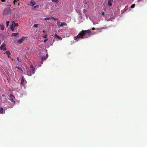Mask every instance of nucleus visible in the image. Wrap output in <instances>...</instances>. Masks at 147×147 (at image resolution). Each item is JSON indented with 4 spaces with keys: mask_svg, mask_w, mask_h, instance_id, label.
Masks as SVG:
<instances>
[{
    "mask_svg": "<svg viewBox=\"0 0 147 147\" xmlns=\"http://www.w3.org/2000/svg\"><path fill=\"white\" fill-rule=\"evenodd\" d=\"M90 30V29L85 30H82V31L79 32L77 36L74 37V40H77L78 41V39H82L83 38H86L89 37L91 33Z\"/></svg>",
    "mask_w": 147,
    "mask_h": 147,
    "instance_id": "obj_1",
    "label": "nucleus"
},
{
    "mask_svg": "<svg viewBox=\"0 0 147 147\" xmlns=\"http://www.w3.org/2000/svg\"><path fill=\"white\" fill-rule=\"evenodd\" d=\"M35 68L33 67L32 65H30L29 71H27V75L29 76H31L34 74Z\"/></svg>",
    "mask_w": 147,
    "mask_h": 147,
    "instance_id": "obj_2",
    "label": "nucleus"
},
{
    "mask_svg": "<svg viewBox=\"0 0 147 147\" xmlns=\"http://www.w3.org/2000/svg\"><path fill=\"white\" fill-rule=\"evenodd\" d=\"M5 94H2L0 96V102L2 103L7 102V99Z\"/></svg>",
    "mask_w": 147,
    "mask_h": 147,
    "instance_id": "obj_3",
    "label": "nucleus"
},
{
    "mask_svg": "<svg viewBox=\"0 0 147 147\" xmlns=\"http://www.w3.org/2000/svg\"><path fill=\"white\" fill-rule=\"evenodd\" d=\"M57 24L59 27H63L64 26H67V24L65 22H61L59 21L57 22Z\"/></svg>",
    "mask_w": 147,
    "mask_h": 147,
    "instance_id": "obj_4",
    "label": "nucleus"
},
{
    "mask_svg": "<svg viewBox=\"0 0 147 147\" xmlns=\"http://www.w3.org/2000/svg\"><path fill=\"white\" fill-rule=\"evenodd\" d=\"M0 50H3V51H5L7 50V48L5 47V44H3L1 45L0 47Z\"/></svg>",
    "mask_w": 147,
    "mask_h": 147,
    "instance_id": "obj_5",
    "label": "nucleus"
},
{
    "mask_svg": "<svg viewBox=\"0 0 147 147\" xmlns=\"http://www.w3.org/2000/svg\"><path fill=\"white\" fill-rule=\"evenodd\" d=\"M25 38V37H23L21 38L20 39L18 40L17 41L18 43L20 44L22 42V41L24 40Z\"/></svg>",
    "mask_w": 147,
    "mask_h": 147,
    "instance_id": "obj_6",
    "label": "nucleus"
},
{
    "mask_svg": "<svg viewBox=\"0 0 147 147\" xmlns=\"http://www.w3.org/2000/svg\"><path fill=\"white\" fill-rule=\"evenodd\" d=\"M35 5V3L33 2V0H31L30 3H29L28 5L31 6L32 7H33Z\"/></svg>",
    "mask_w": 147,
    "mask_h": 147,
    "instance_id": "obj_7",
    "label": "nucleus"
},
{
    "mask_svg": "<svg viewBox=\"0 0 147 147\" xmlns=\"http://www.w3.org/2000/svg\"><path fill=\"white\" fill-rule=\"evenodd\" d=\"M25 82V79L24 78V77H22V78H21V80L20 83L21 85L24 86V83Z\"/></svg>",
    "mask_w": 147,
    "mask_h": 147,
    "instance_id": "obj_8",
    "label": "nucleus"
},
{
    "mask_svg": "<svg viewBox=\"0 0 147 147\" xmlns=\"http://www.w3.org/2000/svg\"><path fill=\"white\" fill-rule=\"evenodd\" d=\"M113 2V0H109L108 1V5L109 6H111L112 5V3Z\"/></svg>",
    "mask_w": 147,
    "mask_h": 147,
    "instance_id": "obj_9",
    "label": "nucleus"
},
{
    "mask_svg": "<svg viewBox=\"0 0 147 147\" xmlns=\"http://www.w3.org/2000/svg\"><path fill=\"white\" fill-rule=\"evenodd\" d=\"M5 53L7 54V57L10 58L11 55V53L10 51H6Z\"/></svg>",
    "mask_w": 147,
    "mask_h": 147,
    "instance_id": "obj_10",
    "label": "nucleus"
},
{
    "mask_svg": "<svg viewBox=\"0 0 147 147\" xmlns=\"http://www.w3.org/2000/svg\"><path fill=\"white\" fill-rule=\"evenodd\" d=\"M19 32L13 33L12 34L11 36H16L19 35Z\"/></svg>",
    "mask_w": 147,
    "mask_h": 147,
    "instance_id": "obj_11",
    "label": "nucleus"
},
{
    "mask_svg": "<svg viewBox=\"0 0 147 147\" xmlns=\"http://www.w3.org/2000/svg\"><path fill=\"white\" fill-rule=\"evenodd\" d=\"M55 37H57L58 38H59V39H60V40H62V38L61 37L59 36H58L57 34H56L55 35Z\"/></svg>",
    "mask_w": 147,
    "mask_h": 147,
    "instance_id": "obj_12",
    "label": "nucleus"
},
{
    "mask_svg": "<svg viewBox=\"0 0 147 147\" xmlns=\"http://www.w3.org/2000/svg\"><path fill=\"white\" fill-rule=\"evenodd\" d=\"M13 26L14 27H16V26H18V23H15L14 22H13Z\"/></svg>",
    "mask_w": 147,
    "mask_h": 147,
    "instance_id": "obj_13",
    "label": "nucleus"
},
{
    "mask_svg": "<svg viewBox=\"0 0 147 147\" xmlns=\"http://www.w3.org/2000/svg\"><path fill=\"white\" fill-rule=\"evenodd\" d=\"M16 67L18 69H19V70H20L21 71V72H23L22 69V68L21 67H18L17 66Z\"/></svg>",
    "mask_w": 147,
    "mask_h": 147,
    "instance_id": "obj_14",
    "label": "nucleus"
},
{
    "mask_svg": "<svg viewBox=\"0 0 147 147\" xmlns=\"http://www.w3.org/2000/svg\"><path fill=\"white\" fill-rule=\"evenodd\" d=\"M52 1L53 2H55L56 3H58L59 2L58 0H52Z\"/></svg>",
    "mask_w": 147,
    "mask_h": 147,
    "instance_id": "obj_15",
    "label": "nucleus"
},
{
    "mask_svg": "<svg viewBox=\"0 0 147 147\" xmlns=\"http://www.w3.org/2000/svg\"><path fill=\"white\" fill-rule=\"evenodd\" d=\"M3 113V109L2 108H0V113L2 114Z\"/></svg>",
    "mask_w": 147,
    "mask_h": 147,
    "instance_id": "obj_16",
    "label": "nucleus"
},
{
    "mask_svg": "<svg viewBox=\"0 0 147 147\" xmlns=\"http://www.w3.org/2000/svg\"><path fill=\"white\" fill-rule=\"evenodd\" d=\"M9 23H10V22L8 21H6V24L7 26V27L8 26H9Z\"/></svg>",
    "mask_w": 147,
    "mask_h": 147,
    "instance_id": "obj_17",
    "label": "nucleus"
},
{
    "mask_svg": "<svg viewBox=\"0 0 147 147\" xmlns=\"http://www.w3.org/2000/svg\"><path fill=\"white\" fill-rule=\"evenodd\" d=\"M9 97H10V98H14V96L13 95V94H11L10 95Z\"/></svg>",
    "mask_w": 147,
    "mask_h": 147,
    "instance_id": "obj_18",
    "label": "nucleus"
},
{
    "mask_svg": "<svg viewBox=\"0 0 147 147\" xmlns=\"http://www.w3.org/2000/svg\"><path fill=\"white\" fill-rule=\"evenodd\" d=\"M38 24H34V25H33V27L35 28H37V27H38Z\"/></svg>",
    "mask_w": 147,
    "mask_h": 147,
    "instance_id": "obj_19",
    "label": "nucleus"
},
{
    "mask_svg": "<svg viewBox=\"0 0 147 147\" xmlns=\"http://www.w3.org/2000/svg\"><path fill=\"white\" fill-rule=\"evenodd\" d=\"M13 27H14V26H13V24H12V26H11V27H10V29H11V30H12V31H13V30H14Z\"/></svg>",
    "mask_w": 147,
    "mask_h": 147,
    "instance_id": "obj_20",
    "label": "nucleus"
},
{
    "mask_svg": "<svg viewBox=\"0 0 147 147\" xmlns=\"http://www.w3.org/2000/svg\"><path fill=\"white\" fill-rule=\"evenodd\" d=\"M0 26L1 27V29H2V30H4V26H2L1 25H0Z\"/></svg>",
    "mask_w": 147,
    "mask_h": 147,
    "instance_id": "obj_21",
    "label": "nucleus"
},
{
    "mask_svg": "<svg viewBox=\"0 0 147 147\" xmlns=\"http://www.w3.org/2000/svg\"><path fill=\"white\" fill-rule=\"evenodd\" d=\"M47 58L46 57H42V60H45Z\"/></svg>",
    "mask_w": 147,
    "mask_h": 147,
    "instance_id": "obj_22",
    "label": "nucleus"
},
{
    "mask_svg": "<svg viewBox=\"0 0 147 147\" xmlns=\"http://www.w3.org/2000/svg\"><path fill=\"white\" fill-rule=\"evenodd\" d=\"M47 34H45V35L44 36H42V37L44 38H47Z\"/></svg>",
    "mask_w": 147,
    "mask_h": 147,
    "instance_id": "obj_23",
    "label": "nucleus"
},
{
    "mask_svg": "<svg viewBox=\"0 0 147 147\" xmlns=\"http://www.w3.org/2000/svg\"><path fill=\"white\" fill-rule=\"evenodd\" d=\"M135 4H133L132 5H131V6L130 7L131 8H134L135 7Z\"/></svg>",
    "mask_w": 147,
    "mask_h": 147,
    "instance_id": "obj_24",
    "label": "nucleus"
},
{
    "mask_svg": "<svg viewBox=\"0 0 147 147\" xmlns=\"http://www.w3.org/2000/svg\"><path fill=\"white\" fill-rule=\"evenodd\" d=\"M39 5H36L34 6V8H39Z\"/></svg>",
    "mask_w": 147,
    "mask_h": 147,
    "instance_id": "obj_25",
    "label": "nucleus"
},
{
    "mask_svg": "<svg viewBox=\"0 0 147 147\" xmlns=\"http://www.w3.org/2000/svg\"><path fill=\"white\" fill-rule=\"evenodd\" d=\"M50 19V18H45V20H49Z\"/></svg>",
    "mask_w": 147,
    "mask_h": 147,
    "instance_id": "obj_26",
    "label": "nucleus"
},
{
    "mask_svg": "<svg viewBox=\"0 0 147 147\" xmlns=\"http://www.w3.org/2000/svg\"><path fill=\"white\" fill-rule=\"evenodd\" d=\"M18 0H14L13 2V4H15V3L17 2Z\"/></svg>",
    "mask_w": 147,
    "mask_h": 147,
    "instance_id": "obj_27",
    "label": "nucleus"
},
{
    "mask_svg": "<svg viewBox=\"0 0 147 147\" xmlns=\"http://www.w3.org/2000/svg\"><path fill=\"white\" fill-rule=\"evenodd\" d=\"M48 39H46L44 40V42H46V41H47Z\"/></svg>",
    "mask_w": 147,
    "mask_h": 147,
    "instance_id": "obj_28",
    "label": "nucleus"
},
{
    "mask_svg": "<svg viewBox=\"0 0 147 147\" xmlns=\"http://www.w3.org/2000/svg\"><path fill=\"white\" fill-rule=\"evenodd\" d=\"M13 98H11V100L12 102H14V100L13 99Z\"/></svg>",
    "mask_w": 147,
    "mask_h": 147,
    "instance_id": "obj_29",
    "label": "nucleus"
},
{
    "mask_svg": "<svg viewBox=\"0 0 147 147\" xmlns=\"http://www.w3.org/2000/svg\"><path fill=\"white\" fill-rule=\"evenodd\" d=\"M16 59H17V60L18 61H19L20 62H21V61H20L19 58H18V57H17Z\"/></svg>",
    "mask_w": 147,
    "mask_h": 147,
    "instance_id": "obj_30",
    "label": "nucleus"
},
{
    "mask_svg": "<svg viewBox=\"0 0 147 147\" xmlns=\"http://www.w3.org/2000/svg\"><path fill=\"white\" fill-rule=\"evenodd\" d=\"M42 32H43V33H45V34H47V32H46V31H45V30H42Z\"/></svg>",
    "mask_w": 147,
    "mask_h": 147,
    "instance_id": "obj_31",
    "label": "nucleus"
},
{
    "mask_svg": "<svg viewBox=\"0 0 147 147\" xmlns=\"http://www.w3.org/2000/svg\"><path fill=\"white\" fill-rule=\"evenodd\" d=\"M52 18L54 19V20H58V19L57 18V19H55V18Z\"/></svg>",
    "mask_w": 147,
    "mask_h": 147,
    "instance_id": "obj_32",
    "label": "nucleus"
},
{
    "mask_svg": "<svg viewBox=\"0 0 147 147\" xmlns=\"http://www.w3.org/2000/svg\"><path fill=\"white\" fill-rule=\"evenodd\" d=\"M1 0V1H2V2H5L6 0Z\"/></svg>",
    "mask_w": 147,
    "mask_h": 147,
    "instance_id": "obj_33",
    "label": "nucleus"
},
{
    "mask_svg": "<svg viewBox=\"0 0 147 147\" xmlns=\"http://www.w3.org/2000/svg\"><path fill=\"white\" fill-rule=\"evenodd\" d=\"M48 57V54H47L46 55V56H45V57H47V58Z\"/></svg>",
    "mask_w": 147,
    "mask_h": 147,
    "instance_id": "obj_34",
    "label": "nucleus"
},
{
    "mask_svg": "<svg viewBox=\"0 0 147 147\" xmlns=\"http://www.w3.org/2000/svg\"><path fill=\"white\" fill-rule=\"evenodd\" d=\"M95 29V28H93L92 29V30H94Z\"/></svg>",
    "mask_w": 147,
    "mask_h": 147,
    "instance_id": "obj_35",
    "label": "nucleus"
},
{
    "mask_svg": "<svg viewBox=\"0 0 147 147\" xmlns=\"http://www.w3.org/2000/svg\"><path fill=\"white\" fill-rule=\"evenodd\" d=\"M102 13V15H103L104 14V12H102L101 13Z\"/></svg>",
    "mask_w": 147,
    "mask_h": 147,
    "instance_id": "obj_36",
    "label": "nucleus"
},
{
    "mask_svg": "<svg viewBox=\"0 0 147 147\" xmlns=\"http://www.w3.org/2000/svg\"><path fill=\"white\" fill-rule=\"evenodd\" d=\"M1 41L0 40V45H1Z\"/></svg>",
    "mask_w": 147,
    "mask_h": 147,
    "instance_id": "obj_37",
    "label": "nucleus"
},
{
    "mask_svg": "<svg viewBox=\"0 0 147 147\" xmlns=\"http://www.w3.org/2000/svg\"><path fill=\"white\" fill-rule=\"evenodd\" d=\"M19 4H20V3H18V5H19Z\"/></svg>",
    "mask_w": 147,
    "mask_h": 147,
    "instance_id": "obj_38",
    "label": "nucleus"
}]
</instances>
